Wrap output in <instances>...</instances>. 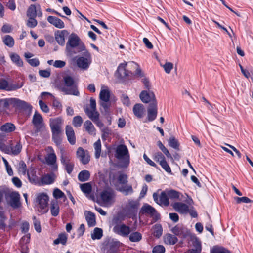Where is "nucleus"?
<instances>
[{"mask_svg": "<svg viewBox=\"0 0 253 253\" xmlns=\"http://www.w3.org/2000/svg\"><path fill=\"white\" fill-rule=\"evenodd\" d=\"M235 200L237 203H249L252 202L253 201L251 200L250 198L247 197H237L235 198Z\"/></svg>", "mask_w": 253, "mask_h": 253, "instance_id": "69168bd1", "label": "nucleus"}, {"mask_svg": "<svg viewBox=\"0 0 253 253\" xmlns=\"http://www.w3.org/2000/svg\"><path fill=\"white\" fill-rule=\"evenodd\" d=\"M63 81L64 85L61 88V90L65 94L79 96L80 92L78 89V84L74 81V78L70 75L63 76Z\"/></svg>", "mask_w": 253, "mask_h": 253, "instance_id": "f03ea898", "label": "nucleus"}, {"mask_svg": "<svg viewBox=\"0 0 253 253\" xmlns=\"http://www.w3.org/2000/svg\"><path fill=\"white\" fill-rule=\"evenodd\" d=\"M157 102L155 101L151 103L147 110V119L148 121L152 122L155 120L157 117Z\"/></svg>", "mask_w": 253, "mask_h": 253, "instance_id": "f8f14e48", "label": "nucleus"}, {"mask_svg": "<svg viewBox=\"0 0 253 253\" xmlns=\"http://www.w3.org/2000/svg\"><path fill=\"white\" fill-rule=\"evenodd\" d=\"M10 153L14 156L18 155L21 152L22 149V144L20 141L16 142L15 144H11L10 146Z\"/></svg>", "mask_w": 253, "mask_h": 253, "instance_id": "393cba45", "label": "nucleus"}, {"mask_svg": "<svg viewBox=\"0 0 253 253\" xmlns=\"http://www.w3.org/2000/svg\"><path fill=\"white\" fill-rule=\"evenodd\" d=\"M60 161L63 166L73 162L71 160V157L65 153V150L62 147H60Z\"/></svg>", "mask_w": 253, "mask_h": 253, "instance_id": "5701e85b", "label": "nucleus"}, {"mask_svg": "<svg viewBox=\"0 0 253 253\" xmlns=\"http://www.w3.org/2000/svg\"><path fill=\"white\" fill-rule=\"evenodd\" d=\"M34 134L35 136L38 135V133L45 134L47 132L46 129H45L44 123L37 125V126H34Z\"/></svg>", "mask_w": 253, "mask_h": 253, "instance_id": "49530a36", "label": "nucleus"}, {"mask_svg": "<svg viewBox=\"0 0 253 253\" xmlns=\"http://www.w3.org/2000/svg\"><path fill=\"white\" fill-rule=\"evenodd\" d=\"M163 67L166 73L169 74L173 67V65L171 62H166L163 65Z\"/></svg>", "mask_w": 253, "mask_h": 253, "instance_id": "0e129e2a", "label": "nucleus"}, {"mask_svg": "<svg viewBox=\"0 0 253 253\" xmlns=\"http://www.w3.org/2000/svg\"><path fill=\"white\" fill-rule=\"evenodd\" d=\"M10 198L9 204L13 209H18L21 206L20 195L18 192L13 191L8 194Z\"/></svg>", "mask_w": 253, "mask_h": 253, "instance_id": "9d476101", "label": "nucleus"}, {"mask_svg": "<svg viewBox=\"0 0 253 253\" xmlns=\"http://www.w3.org/2000/svg\"><path fill=\"white\" fill-rule=\"evenodd\" d=\"M171 206L175 211L181 214L186 213L189 211L188 206L183 203L176 202L172 203Z\"/></svg>", "mask_w": 253, "mask_h": 253, "instance_id": "4468645a", "label": "nucleus"}, {"mask_svg": "<svg viewBox=\"0 0 253 253\" xmlns=\"http://www.w3.org/2000/svg\"><path fill=\"white\" fill-rule=\"evenodd\" d=\"M127 63H122L119 64L116 72V76L121 82L133 79V73L126 69Z\"/></svg>", "mask_w": 253, "mask_h": 253, "instance_id": "20e7f679", "label": "nucleus"}, {"mask_svg": "<svg viewBox=\"0 0 253 253\" xmlns=\"http://www.w3.org/2000/svg\"><path fill=\"white\" fill-rule=\"evenodd\" d=\"M10 104L9 99H0V112H5L8 109Z\"/></svg>", "mask_w": 253, "mask_h": 253, "instance_id": "09e8293b", "label": "nucleus"}, {"mask_svg": "<svg viewBox=\"0 0 253 253\" xmlns=\"http://www.w3.org/2000/svg\"><path fill=\"white\" fill-rule=\"evenodd\" d=\"M50 212L51 215L54 217L57 216L60 212L59 203L56 200H52L50 203Z\"/></svg>", "mask_w": 253, "mask_h": 253, "instance_id": "4be33fe9", "label": "nucleus"}, {"mask_svg": "<svg viewBox=\"0 0 253 253\" xmlns=\"http://www.w3.org/2000/svg\"><path fill=\"white\" fill-rule=\"evenodd\" d=\"M133 112L138 118H141L144 116L145 108L142 104H136L133 107Z\"/></svg>", "mask_w": 253, "mask_h": 253, "instance_id": "412c9836", "label": "nucleus"}, {"mask_svg": "<svg viewBox=\"0 0 253 253\" xmlns=\"http://www.w3.org/2000/svg\"><path fill=\"white\" fill-rule=\"evenodd\" d=\"M140 211L142 214H148L151 217H154L156 221L160 219V214L157 212L156 209L149 204L143 205Z\"/></svg>", "mask_w": 253, "mask_h": 253, "instance_id": "1a4fd4ad", "label": "nucleus"}, {"mask_svg": "<svg viewBox=\"0 0 253 253\" xmlns=\"http://www.w3.org/2000/svg\"><path fill=\"white\" fill-rule=\"evenodd\" d=\"M65 133L69 143L72 145H75L76 142V136L72 126L70 125L66 126Z\"/></svg>", "mask_w": 253, "mask_h": 253, "instance_id": "2eb2a0df", "label": "nucleus"}, {"mask_svg": "<svg viewBox=\"0 0 253 253\" xmlns=\"http://www.w3.org/2000/svg\"><path fill=\"white\" fill-rule=\"evenodd\" d=\"M56 156L54 153H50L46 159V161L48 165L52 166L54 170H57L58 166L56 164Z\"/></svg>", "mask_w": 253, "mask_h": 253, "instance_id": "a878e982", "label": "nucleus"}, {"mask_svg": "<svg viewBox=\"0 0 253 253\" xmlns=\"http://www.w3.org/2000/svg\"><path fill=\"white\" fill-rule=\"evenodd\" d=\"M32 123L34 126H37L41 124H43V120L41 115L37 111L35 112L33 117Z\"/></svg>", "mask_w": 253, "mask_h": 253, "instance_id": "a19ab883", "label": "nucleus"}, {"mask_svg": "<svg viewBox=\"0 0 253 253\" xmlns=\"http://www.w3.org/2000/svg\"><path fill=\"white\" fill-rule=\"evenodd\" d=\"M153 198L154 201L160 206L168 207L169 205V200L166 190L162 191L160 195L157 193H154Z\"/></svg>", "mask_w": 253, "mask_h": 253, "instance_id": "0eeeda50", "label": "nucleus"}, {"mask_svg": "<svg viewBox=\"0 0 253 253\" xmlns=\"http://www.w3.org/2000/svg\"><path fill=\"white\" fill-rule=\"evenodd\" d=\"M85 46L80 38L75 34H72L69 38L66 45L67 55H74L85 50Z\"/></svg>", "mask_w": 253, "mask_h": 253, "instance_id": "f257e3e1", "label": "nucleus"}, {"mask_svg": "<svg viewBox=\"0 0 253 253\" xmlns=\"http://www.w3.org/2000/svg\"><path fill=\"white\" fill-rule=\"evenodd\" d=\"M85 219L87 224L89 227L94 226L96 225V220L95 214L89 211H85Z\"/></svg>", "mask_w": 253, "mask_h": 253, "instance_id": "b1692460", "label": "nucleus"}, {"mask_svg": "<svg viewBox=\"0 0 253 253\" xmlns=\"http://www.w3.org/2000/svg\"><path fill=\"white\" fill-rule=\"evenodd\" d=\"M2 41L4 44L9 48L13 47L15 44L14 39L9 35L4 36L2 38Z\"/></svg>", "mask_w": 253, "mask_h": 253, "instance_id": "4c0bfd02", "label": "nucleus"}, {"mask_svg": "<svg viewBox=\"0 0 253 253\" xmlns=\"http://www.w3.org/2000/svg\"><path fill=\"white\" fill-rule=\"evenodd\" d=\"M10 58L12 62L17 66L22 67L23 66V62L18 54L11 53L10 54Z\"/></svg>", "mask_w": 253, "mask_h": 253, "instance_id": "7c9ffc66", "label": "nucleus"}, {"mask_svg": "<svg viewBox=\"0 0 253 253\" xmlns=\"http://www.w3.org/2000/svg\"><path fill=\"white\" fill-rule=\"evenodd\" d=\"M15 129V125L11 123H6L0 126L1 131L7 133L13 132Z\"/></svg>", "mask_w": 253, "mask_h": 253, "instance_id": "72a5a7b5", "label": "nucleus"}, {"mask_svg": "<svg viewBox=\"0 0 253 253\" xmlns=\"http://www.w3.org/2000/svg\"><path fill=\"white\" fill-rule=\"evenodd\" d=\"M53 195L54 197L56 199L62 198H66L64 192H63L61 190H60L58 188H56L54 189Z\"/></svg>", "mask_w": 253, "mask_h": 253, "instance_id": "4d7b16f0", "label": "nucleus"}, {"mask_svg": "<svg viewBox=\"0 0 253 253\" xmlns=\"http://www.w3.org/2000/svg\"><path fill=\"white\" fill-rule=\"evenodd\" d=\"M67 235L65 233H60L58 235L57 239L54 240L53 244L58 245L61 244L63 245H65L67 242Z\"/></svg>", "mask_w": 253, "mask_h": 253, "instance_id": "473e14b6", "label": "nucleus"}, {"mask_svg": "<svg viewBox=\"0 0 253 253\" xmlns=\"http://www.w3.org/2000/svg\"><path fill=\"white\" fill-rule=\"evenodd\" d=\"M80 188L86 195L89 194L92 191V186L89 182L81 184Z\"/></svg>", "mask_w": 253, "mask_h": 253, "instance_id": "a18cd8bd", "label": "nucleus"}, {"mask_svg": "<svg viewBox=\"0 0 253 253\" xmlns=\"http://www.w3.org/2000/svg\"><path fill=\"white\" fill-rule=\"evenodd\" d=\"M72 123L75 127H80L83 123V119L80 116H76L73 118Z\"/></svg>", "mask_w": 253, "mask_h": 253, "instance_id": "6e6d98bb", "label": "nucleus"}, {"mask_svg": "<svg viewBox=\"0 0 253 253\" xmlns=\"http://www.w3.org/2000/svg\"><path fill=\"white\" fill-rule=\"evenodd\" d=\"M10 103L14 107L21 110H28L29 114H31L32 106L27 102L19 99L13 98L9 99Z\"/></svg>", "mask_w": 253, "mask_h": 253, "instance_id": "6e6552de", "label": "nucleus"}, {"mask_svg": "<svg viewBox=\"0 0 253 253\" xmlns=\"http://www.w3.org/2000/svg\"><path fill=\"white\" fill-rule=\"evenodd\" d=\"M85 130L91 135L96 134V129L91 122L89 120L86 121L84 123Z\"/></svg>", "mask_w": 253, "mask_h": 253, "instance_id": "c756f323", "label": "nucleus"}, {"mask_svg": "<svg viewBox=\"0 0 253 253\" xmlns=\"http://www.w3.org/2000/svg\"><path fill=\"white\" fill-rule=\"evenodd\" d=\"M49 197L47 194L40 193L36 198V202L38 204V211L41 214L46 213L48 209L47 208Z\"/></svg>", "mask_w": 253, "mask_h": 253, "instance_id": "39448f33", "label": "nucleus"}, {"mask_svg": "<svg viewBox=\"0 0 253 253\" xmlns=\"http://www.w3.org/2000/svg\"><path fill=\"white\" fill-rule=\"evenodd\" d=\"M105 88H101L99 94V98L101 101L109 102L110 98V92L107 87Z\"/></svg>", "mask_w": 253, "mask_h": 253, "instance_id": "c85d7f7f", "label": "nucleus"}, {"mask_svg": "<svg viewBox=\"0 0 253 253\" xmlns=\"http://www.w3.org/2000/svg\"><path fill=\"white\" fill-rule=\"evenodd\" d=\"M64 167L65 170L66 171V172L69 174H70L74 169L75 164L74 162H72L70 164H67L64 166H63Z\"/></svg>", "mask_w": 253, "mask_h": 253, "instance_id": "338daca9", "label": "nucleus"}, {"mask_svg": "<svg viewBox=\"0 0 253 253\" xmlns=\"http://www.w3.org/2000/svg\"><path fill=\"white\" fill-rule=\"evenodd\" d=\"M76 63L79 68L86 70L88 68L90 61H89L87 58L81 56L77 59Z\"/></svg>", "mask_w": 253, "mask_h": 253, "instance_id": "6ab92c4d", "label": "nucleus"}, {"mask_svg": "<svg viewBox=\"0 0 253 253\" xmlns=\"http://www.w3.org/2000/svg\"><path fill=\"white\" fill-rule=\"evenodd\" d=\"M103 236V230L102 229L96 227L94 229L93 234L91 235L93 239H100Z\"/></svg>", "mask_w": 253, "mask_h": 253, "instance_id": "864d4df0", "label": "nucleus"}, {"mask_svg": "<svg viewBox=\"0 0 253 253\" xmlns=\"http://www.w3.org/2000/svg\"><path fill=\"white\" fill-rule=\"evenodd\" d=\"M160 165L167 173L172 174L171 168L167 163L166 160L164 162H161Z\"/></svg>", "mask_w": 253, "mask_h": 253, "instance_id": "bf43d9fd", "label": "nucleus"}, {"mask_svg": "<svg viewBox=\"0 0 253 253\" xmlns=\"http://www.w3.org/2000/svg\"><path fill=\"white\" fill-rule=\"evenodd\" d=\"M55 40L58 43L61 45H63L65 43V38L63 34H56Z\"/></svg>", "mask_w": 253, "mask_h": 253, "instance_id": "e2e57ef3", "label": "nucleus"}, {"mask_svg": "<svg viewBox=\"0 0 253 253\" xmlns=\"http://www.w3.org/2000/svg\"><path fill=\"white\" fill-rule=\"evenodd\" d=\"M36 17H29L27 22V26L30 28L35 27L38 24L37 21L35 19Z\"/></svg>", "mask_w": 253, "mask_h": 253, "instance_id": "052dcab7", "label": "nucleus"}, {"mask_svg": "<svg viewBox=\"0 0 253 253\" xmlns=\"http://www.w3.org/2000/svg\"><path fill=\"white\" fill-rule=\"evenodd\" d=\"M163 228L160 224H156L153 227L152 234L156 238H159L162 235Z\"/></svg>", "mask_w": 253, "mask_h": 253, "instance_id": "58836bf2", "label": "nucleus"}, {"mask_svg": "<svg viewBox=\"0 0 253 253\" xmlns=\"http://www.w3.org/2000/svg\"><path fill=\"white\" fill-rule=\"evenodd\" d=\"M169 145L172 147V148L174 149L175 150L177 151H179V146H180V143H179L178 140L175 138V137L172 136L170 137L169 141Z\"/></svg>", "mask_w": 253, "mask_h": 253, "instance_id": "37998d69", "label": "nucleus"}, {"mask_svg": "<svg viewBox=\"0 0 253 253\" xmlns=\"http://www.w3.org/2000/svg\"><path fill=\"white\" fill-rule=\"evenodd\" d=\"M142 234L137 231L130 233L129 236V240L131 242H138L142 239Z\"/></svg>", "mask_w": 253, "mask_h": 253, "instance_id": "79ce46f5", "label": "nucleus"}, {"mask_svg": "<svg viewBox=\"0 0 253 253\" xmlns=\"http://www.w3.org/2000/svg\"><path fill=\"white\" fill-rule=\"evenodd\" d=\"M90 177V172L87 170H83L78 175V180L81 182L88 181Z\"/></svg>", "mask_w": 253, "mask_h": 253, "instance_id": "2f4dec72", "label": "nucleus"}, {"mask_svg": "<svg viewBox=\"0 0 253 253\" xmlns=\"http://www.w3.org/2000/svg\"><path fill=\"white\" fill-rule=\"evenodd\" d=\"M22 86H9L8 82L3 79H0V89L10 91L20 88Z\"/></svg>", "mask_w": 253, "mask_h": 253, "instance_id": "aec40b11", "label": "nucleus"}, {"mask_svg": "<svg viewBox=\"0 0 253 253\" xmlns=\"http://www.w3.org/2000/svg\"><path fill=\"white\" fill-rule=\"evenodd\" d=\"M27 15L28 17H36L37 8L34 4H31L28 8Z\"/></svg>", "mask_w": 253, "mask_h": 253, "instance_id": "3c124183", "label": "nucleus"}, {"mask_svg": "<svg viewBox=\"0 0 253 253\" xmlns=\"http://www.w3.org/2000/svg\"><path fill=\"white\" fill-rule=\"evenodd\" d=\"M62 131H51L52 132V139L53 142L60 148L62 143V138L60 134Z\"/></svg>", "mask_w": 253, "mask_h": 253, "instance_id": "f704fd0d", "label": "nucleus"}, {"mask_svg": "<svg viewBox=\"0 0 253 253\" xmlns=\"http://www.w3.org/2000/svg\"><path fill=\"white\" fill-rule=\"evenodd\" d=\"M28 177L29 181L35 185H41L40 179L36 175V171L35 169H32L28 171Z\"/></svg>", "mask_w": 253, "mask_h": 253, "instance_id": "a211bd4d", "label": "nucleus"}, {"mask_svg": "<svg viewBox=\"0 0 253 253\" xmlns=\"http://www.w3.org/2000/svg\"><path fill=\"white\" fill-rule=\"evenodd\" d=\"M113 222L115 224L113 228L114 233L122 237H127L129 235L131 232L129 226L123 223L119 224L120 221L118 218L114 219Z\"/></svg>", "mask_w": 253, "mask_h": 253, "instance_id": "423d86ee", "label": "nucleus"}, {"mask_svg": "<svg viewBox=\"0 0 253 253\" xmlns=\"http://www.w3.org/2000/svg\"><path fill=\"white\" fill-rule=\"evenodd\" d=\"M157 145L168 158L172 159V156L167 148L163 144L161 141H158Z\"/></svg>", "mask_w": 253, "mask_h": 253, "instance_id": "603ef678", "label": "nucleus"}, {"mask_svg": "<svg viewBox=\"0 0 253 253\" xmlns=\"http://www.w3.org/2000/svg\"><path fill=\"white\" fill-rule=\"evenodd\" d=\"M32 219L35 230L38 233L41 232L42 229L40 221L36 218V216H33Z\"/></svg>", "mask_w": 253, "mask_h": 253, "instance_id": "13d9d810", "label": "nucleus"}, {"mask_svg": "<svg viewBox=\"0 0 253 253\" xmlns=\"http://www.w3.org/2000/svg\"><path fill=\"white\" fill-rule=\"evenodd\" d=\"M118 180L120 184H126L127 182V176L126 174H120L118 177Z\"/></svg>", "mask_w": 253, "mask_h": 253, "instance_id": "774afa93", "label": "nucleus"}, {"mask_svg": "<svg viewBox=\"0 0 253 253\" xmlns=\"http://www.w3.org/2000/svg\"><path fill=\"white\" fill-rule=\"evenodd\" d=\"M115 157L121 160L125 167L128 166L130 162V155L128 148L125 144H119L117 146Z\"/></svg>", "mask_w": 253, "mask_h": 253, "instance_id": "7ed1b4c3", "label": "nucleus"}, {"mask_svg": "<svg viewBox=\"0 0 253 253\" xmlns=\"http://www.w3.org/2000/svg\"><path fill=\"white\" fill-rule=\"evenodd\" d=\"M47 19L49 23H50L56 28L62 29L65 26L64 22L62 20L56 17L53 16H49L47 17Z\"/></svg>", "mask_w": 253, "mask_h": 253, "instance_id": "f3484780", "label": "nucleus"}, {"mask_svg": "<svg viewBox=\"0 0 253 253\" xmlns=\"http://www.w3.org/2000/svg\"><path fill=\"white\" fill-rule=\"evenodd\" d=\"M139 206V203L134 200H129L127 205V209L129 211L135 213L137 212Z\"/></svg>", "mask_w": 253, "mask_h": 253, "instance_id": "cd10ccee", "label": "nucleus"}, {"mask_svg": "<svg viewBox=\"0 0 253 253\" xmlns=\"http://www.w3.org/2000/svg\"><path fill=\"white\" fill-rule=\"evenodd\" d=\"M54 181V179L52 175L49 174H45L40 179L41 185L51 184Z\"/></svg>", "mask_w": 253, "mask_h": 253, "instance_id": "c9c22d12", "label": "nucleus"}, {"mask_svg": "<svg viewBox=\"0 0 253 253\" xmlns=\"http://www.w3.org/2000/svg\"><path fill=\"white\" fill-rule=\"evenodd\" d=\"M77 157L79 159L83 165L88 164L90 161V156L88 153H86L83 148L80 147L76 152Z\"/></svg>", "mask_w": 253, "mask_h": 253, "instance_id": "ddd939ff", "label": "nucleus"}, {"mask_svg": "<svg viewBox=\"0 0 253 253\" xmlns=\"http://www.w3.org/2000/svg\"><path fill=\"white\" fill-rule=\"evenodd\" d=\"M119 191L124 193L125 195L131 194L133 192V190L131 185L123 186L119 189Z\"/></svg>", "mask_w": 253, "mask_h": 253, "instance_id": "8fccbe9b", "label": "nucleus"}, {"mask_svg": "<svg viewBox=\"0 0 253 253\" xmlns=\"http://www.w3.org/2000/svg\"><path fill=\"white\" fill-rule=\"evenodd\" d=\"M100 198L103 203H107L111 200L112 194L107 190H103L100 194Z\"/></svg>", "mask_w": 253, "mask_h": 253, "instance_id": "c03bdc74", "label": "nucleus"}, {"mask_svg": "<svg viewBox=\"0 0 253 253\" xmlns=\"http://www.w3.org/2000/svg\"><path fill=\"white\" fill-rule=\"evenodd\" d=\"M153 159L159 164L161 162H164L166 160L165 156L160 152L155 153L153 157Z\"/></svg>", "mask_w": 253, "mask_h": 253, "instance_id": "5fc2aeb1", "label": "nucleus"}, {"mask_svg": "<svg viewBox=\"0 0 253 253\" xmlns=\"http://www.w3.org/2000/svg\"><path fill=\"white\" fill-rule=\"evenodd\" d=\"M167 194L168 196L169 199L171 200H178L179 199L180 193L174 189H166Z\"/></svg>", "mask_w": 253, "mask_h": 253, "instance_id": "e433bc0d", "label": "nucleus"}, {"mask_svg": "<svg viewBox=\"0 0 253 253\" xmlns=\"http://www.w3.org/2000/svg\"><path fill=\"white\" fill-rule=\"evenodd\" d=\"M63 120L60 117L51 118L49 120V126L51 131H62L61 128Z\"/></svg>", "mask_w": 253, "mask_h": 253, "instance_id": "9b49d317", "label": "nucleus"}, {"mask_svg": "<svg viewBox=\"0 0 253 253\" xmlns=\"http://www.w3.org/2000/svg\"><path fill=\"white\" fill-rule=\"evenodd\" d=\"M139 97L141 101L145 103H147L151 100L152 102L156 101L155 94L153 92H148L147 90H143L140 93Z\"/></svg>", "mask_w": 253, "mask_h": 253, "instance_id": "dca6fc26", "label": "nucleus"}, {"mask_svg": "<svg viewBox=\"0 0 253 253\" xmlns=\"http://www.w3.org/2000/svg\"><path fill=\"white\" fill-rule=\"evenodd\" d=\"M84 112L88 117L94 122L99 118V114L96 110H90L88 108L84 109Z\"/></svg>", "mask_w": 253, "mask_h": 253, "instance_id": "bb28decb", "label": "nucleus"}, {"mask_svg": "<svg viewBox=\"0 0 253 253\" xmlns=\"http://www.w3.org/2000/svg\"><path fill=\"white\" fill-rule=\"evenodd\" d=\"M177 241L178 239L175 235L167 234L164 236V241L167 244L174 245Z\"/></svg>", "mask_w": 253, "mask_h": 253, "instance_id": "ea45409f", "label": "nucleus"}, {"mask_svg": "<svg viewBox=\"0 0 253 253\" xmlns=\"http://www.w3.org/2000/svg\"><path fill=\"white\" fill-rule=\"evenodd\" d=\"M165 248L161 245H158L155 246L152 250L153 253H165Z\"/></svg>", "mask_w": 253, "mask_h": 253, "instance_id": "680f3d73", "label": "nucleus"}, {"mask_svg": "<svg viewBox=\"0 0 253 253\" xmlns=\"http://www.w3.org/2000/svg\"><path fill=\"white\" fill-rule=\"evenodd\" d=\"M95 149V157L96 159H99L101 152V143L100 139L97 140L94 143Z\"/></svg>", "mask_w": 253, "mask_h": 253, "instance_id": "de8ad7c7", "label": "nucleus"}]
</instances>
